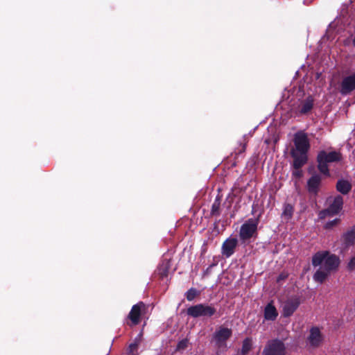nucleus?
<instances>
[{"instance_id":"nucleus-25","label":"nucleus","mask_w":355,"mask_h":355,"mask_svg":"<svg viewBox=\"0 0 355 355\" xmlns=\"http://www.w3.org/2000/svg\"><path fill=\"white\" fill-rule=\"evenodd\" d=\"M188 345V340L187 339H183L180 340L177 345L178 350H182L187 348Z\"/></svg>"},{"instance_id":"nucleus-28","label":"nucleus","mask_w":355,"mask_h":355,"mask_svg":"<svg viewBox=\"0 0 355 355\" xmlns=\"http://www.w3.org/2000/svg\"><path fill=\"white\" fill-rule=\"evenodd\" d=\"M287 275L282 273L278 276L277 281L279 282L280 281L285 279Z\"/></svg>"},{"instance_id":"nucleus-5","label":"nucleus","mask_w":355,"mask_h":355,"mask_svg":"<svg viewBox=\"0 0 355 355\" xmlns=\"http://www.w3.org/2000/svg\"><path fill=\"white\" fill-rule=\"evenodd\" d=\"M232 336V330L223 326L219 327L212 335V341L215 346L220 349L227 348V341Z\"/></svg>"},{"instance_id":"nucleus-7","label":"nucleus","mask_w":355,"mask_h":355,"mask_svg":"<svg viewBox=\"0 0 355 355\" xmlns=\"http://www.w3.org/2000/svg\"><path fill=\"white\" fill-rule=\"evenodd\" d=\"M343 198L341 196H337L334 198L333 201L330 202L328 208L323 209L319 213L320 219L325 218L327 216H333L340 212L343 208Z\"/></svg>"},{"instance_id":"nucleus-30","label":"nucleus","mask_w":355,"mask_h":355,"mask_svg":"<svg viewBox=\"0 0 355 355\" xmlns=\"http://www.w3.org/2000/svg\"><path fill=\"white\" fill-rule=\"evenodd\" d=\"M216 266V263H212L211 265L209 266V268H211L212 267Z\"/></svg>"},{"instance_id":"nucleus-15","label":"nucleus","mask_w":355,"mask_h":355,"mask_svg":"<svg viewBox=\"0 0 355 355\" xmlns=\"http://www.w3.org/2000/svg\"><path fill=\"white\" fill-rule=\"evenodd\" d=\"M172 260V255L170 253L164 254L161 260V263L159 267V272L162 277H166L169 268H171V262Z\"/></svg>"},{"instance_id":"nucleus-9","label":"nucleus","mask_w":355,"mask_h":355,"mask_svg":"<svg viewBox=\"0 0 355 355\" xmlns=\"http://www.w3.org/2000/svg\"><path fill=\"white\" fill-rule=\"evenodd\" d=\"M355 90V73L345 76L340 85L339 92L343 96L350 94Z\"/></svg>"},{"instance_id":"nucleus-1","label":"nucleus","mask_w":355,"mask_h":355,"mask_svg":"<svg viewBox=\"0 0 355 355\" xmlns=\"http://www.w3.org/2000/svg\"><path fill=\"white\" fill-rule=\"evenodd\" d=\"M339 263V258L335 254H330L328 251L315 253L312 257V265L319 268L313 275L314 281L323 283L332 272L337 270Z\"/></svg>"},{"instance_id":"nucleus-10","label":"nucleus","mask_w":355,"mask_h":355,"mask_svg":"<svg viewBox=\"0 0 355 355\" xmlns=\"http://www.w3.org/2000/svg\"><path fill=\"white\" fill-rule=\"evenodd\" d=\"M323 341V336L317 327L311 328L309 335L306 339V345L311 348L318 347Z\"/></svg>"},{"instance_id":"nucleus-11","label":"nucleus","mask_w":355,"mask_h":355,"mask_svg":"<svg viewBox=\"0 0 355 355\" xmlns=\"http://www.w3.org/2000/svg\"><path fill=\"white\" fill-rule=\"evenodd\" d=\"M257 228V223L252 219L248 220L241 227L239 232L240 239L243 241H246L250 239L256 232Z\"/></svg>"},{"instance_id":"nucleus-24","label":"nucleus","mask_w":355,"mask_h":355,"mask_svg":"<svg viewBox=\"0 0 355 355\" xmlns=\"http://www.w3.org/2000/svg\"><path fill=\"white\" fill-rule=\"evenodd\" d=\"M339 223H340V219L339 218H335V219H334L332 220L328 221L325 224L324 228L325 229H331L333 227L337 225Z\"/></svg>"},{"instance_id":"nucleus-19","label":"nucleus","mask_w":355,"mask_h":355,"mask_svg":"<svg viewBox=\"0 0 355 355\" xmlns=\"http://www.w3.org/2000/svg\"><path fill=\"white\" fill-rule=\"evenodd\" d=\"M336 189L340 193L345 195L350 191L352 185L347 180H340L336 184Z\"/></svg>"},{"instance_id":"nucleus-27","label":"nucleus","mask_w":355,"mask_h":355,"mask_svg":"<svg viewBox=\"0 0 355 355\" xmlns=\"http://www.w3.org/2000/svg\"><path fill=\"white\" fill-rule=\"evenodd\" d=\"M347 268L349 270H353L355 269V256L353 257L347 264Z\"/></svg>"},{"instance_id":"nucleus-26","label":"nucleus","mask_w":355,"mask_h":355,"mask_svg":"<svg viewBox=\"0 0 355 355\" xmlns=\"http://www.w3.org/2000/svg\"><path fill=\"white\" fill-rule=\"evenodd\" d=\"M138 345L137 343H131L128 348V353L129 354H134L137 351Z\"/></svg>"},{"instance_id":"nucleus-13","label":"nucleus","mask_w":355,"mask_h":355,"mask_svg":"<svg viewBox=\"0 0 355 355\" xmlns=\"http://www.w3.org/2000/svg\"><path fill=\"white\" fill-rule=\"evenodd\" d=\"M238 245V240L234 237H229L223 243L221 247V253L223 256L228 258L235 252Z\"/></svg>"},{"instance_id":"nucleus-6","label":"nucleus","mask_w":355,"mask_h":355,"mask_svg":"<svg viewBox=\"0 0 355 355\" xmlns=\"http://www.w3.org/2000/svg\"><path fill=\"white\" fill-rule=\"evenodd\" d=\"M262 355H286L285 345L278 339L270 340L267 342Z\"/></svg>"},{"instance_id":"nucleus-3","label":"nucleus","mask_w":355,"mask_h":355,"mask_svg":"<svg viewBox=\"0 0 355 355\" xmlns=\"http://www.w3.org/2000/svg\"><path fill=\"white\" fill-rule=\"evenodd\" d=\"M217 313L216 308L213 304H198L189 306L187 314L192 318H211Z\"/></svg>"},{"instance_id":"nucleus-22","label":"nucleus","mask_w":355,"mask_h":355,"mask_svg":"<svg viewBox=\"0 0 355 355\" xmlns=\"http://www.w3.org/2000/svg\"><path fill=\"white\" fill-rule=\"evenodd\" d=\"M199 295L200 291L195 288H191L186 292L185 297L188 301L191 302Z\"/></svg>"},{"instance_id":"nucleus-17","label":"nucleus","mask_w":355,"mask_h":355,"mask_svg":"<svg viewBox=\"0 0 355 355\" xmlns=\"http://www.w3.org/2000/svg\"><path fill=\"white\" fill-rule=\"evenodd\" d=\"M278 315L277 311L272 302L268 303L264 309V318L267 320H275Z\"/></svg>"},{"instance_id":"nucleus-18","label":"nucleus","mask_w":355,"mask_h":355,"mask_svg":"<svg viewBox=\"0 0 355 355\" xmlns=\"http://www.w3.org/2000/svg\"><path fill=\"white\" fill-rule=\"evenodd\" d=\"M343 241L345 248L353 245L355 243V229L346 232L343 235Z\"/></svg>"},{"instance_id":"nucleus-2","label":"nucleus","mask_w":355,"mask_h":355,"mask_svg":"<svg viewBox=\"0 0 355 355\" xmlns=\"http://www.w3.org/2000/svg\"><path fill=\"white\" fill-rule=\"evenodd\" d=\"M294 147L291 150L293 158V166L295 169L302 167L308 160L307 153L310 149L308 135L304 131H298L294 135Z\"/></svg>"},{"instance_id":"nucleus-16","label":"nucleus","mask_w":355,"mask_h":355,"mask_svg":"<svg viewBox=\"0 0 355 355\" xmlns=\"http://www.w3.org/2000/svg\"><path fill=\"white\" fill-rule=\"evenodd\" d=\"M313 102L314 100L311 96L303 100L298 107L300 113L305 114L309 112L313 107Z\"/></svg>"},{"instance_id":"nucleus-21","label":"nucleus","mask_w":355,"mask_h":355,"mask_svg":"<svg viewBox=\"0 0 355 355\" xmlns=\"http://www.w3.org/2000/svg\"><path fill=\"white\" fill-rule=\"evenodd\" d=\"M252 340L249 338H245L243 341L241 354L242 355H246L252 349Z\"/></svg>"},{"instance_id":"nucleus-4","label":"nucleus","mask_w":355,"mask_h":355,"mask_svg":"<svg viewBox=\"0 0 355 355\" xmlns=\"http://www.w3.org/2000/svg\"><path fill=\"white\" fill-rule=\"evenodd\" d=\"M341 159V155L336 151H331L327 153L324 150L320 151L317 157L318 168V170L324 175L329 176V171L328 168V163L338 162Z\"/></svg>"},{"instance_id":"nucleus-8","label":"nucleus","mask_w":355,"mask_h":355,"mask_svg":"<svg viewBox=\"0 0 355 355\" xmlns=\"http://www.w3.org/2000/svg\"><path fill=\"white\" fill-rule=\"evenodd\" d=\"M148 306H146L144 302H139V303L132 306L128 318L131 321L133 325H137L140 322V317L146 313Z\"/></svg>"},{"instance_id":"nucleus-20","label":"nucleus","mask_w":355,"mask_h":355,"mask_svg":"<svg viewBox=\"0 0 355 355\" xmlns=\"http://www.w3.org/2000/svg\"><path fill=\"white\" fill-rule=\"evenodd\" d=\"M220 203L221 198L216 196L215 198L211 209V215L214 216H219L220 214Z\"/></svg>"},{"instance_id":"nucleus-29","label":"nucleus","mask_w":355,"mask_h":355,"mask_svg":"<svg viewBox=\"0 0 355 355\" xmlns=\"http://www.w3.org/2000/svg\"><path fill=\"white\" fill-rule=\"evenodd\" d=\"M211 268H209V267L207 268V270H206V273L209 272H210V270H211Z\"/></svg>"},{"instance_id":"nucleus-31","label":"nucleus","mask_w":355,"mask_h":355,"mask_svg":"<svg viewBox=\"0 0 355 355\" xmlns=\"http://www.w3.org/2000/svg\"><path fill=\"white\" fill-rule=\"evenodd\" d=\"M245 144L243 145V150H245Z\"/></svg>"},{"instance_id":"nucleus-14","label":"nucleus","mask_w":355,"mask_h":355,"mask_svg":"<svg viewBox=\"0 0 355 355\" xmlns=\"http://www.w3.org/2000/svg\"><path fill=\"white\" fill-rule=\"evenodd\" d=\"M321 176L318 174L313 175L307 181L308 191L313 195H317L321 183Z\"/></svg>"},{"instance_id":"nucleus-23","label":"nucleus","mask_w":355,"mask_h":355,"mask_svg":"<svg viewBox=\"0 0 355 355\" xmlns=\"http://www.w3.org/2000/svg\"><path fill=\"white\" fill-rule=\"evenodd\" d=\"M293 213V207L290 204H286L284 207V210L282 212V216L286 219H289L292 217Z\"/></svg>"},{"instance_id":"nucleus-12","label":"nucleus","mask_w":355,"mask_h":355,"mask_svg":"<svg viewBox=\"0 0 355 355\" xmlns=\"http://www.w3.org/2000/svg\"><path fill=\"white\" fill-rule=\"evenodd\" d=\"M300 304L297 297L287 300L282 305V315L288 318L293 314Z\"/></svg>"}]
</instances>
